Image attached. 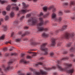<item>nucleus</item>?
<instances>
[{"mask_svg": "<svg viewBox=\"0 0 75 75\" xmlns=\"http://www.w3.org/2000/svg\"><path fill=\"white\" fill-rule=\"evenodd\" d=\"M64 65L67 66L65 68H62V67L58 64L56 65V66H54L52 68H47L45 67H44V69L45 70H47V71H49V70H51L52 69H55L57 67L59 68V70L62 72H64L66 71L69 74H72L74 72V68L71 69L69 70H67V69H69L70 68L72 67V65L71 64H69L68 63H64Z\"/></svg>", "mask_w": 75, "mask_h": 75, "instance_id": "1", "label": "nucleus"}, {"mask_svg": "<svg viewBox=\"0 0 75 75\" xmlns=\"http://www.w3.org/2000/svg\"><path fill=\"white\" fill-rule=\"evenodd\" d=\"M39 20L40 21V23H38L37 24L38 29L36 30L37 32H40V31H47L48 29L47 28H44V27H41L44 24H45L49 22V21L48 20H47L45 21V22H44V20H43V13L41 12L40 15L39 16Z\"/></svg>", "mask_w": 75, "mask_h": 75, "instance_id": "2", "label": "nucleus"}, {"mask_svg": "<svg viewBox=\"0 0 75 75\" xmlns=\"http://www.w3.org/2000/svg\"><path fill=\"white\" fill-rule=\"evenodd\" d=\"M27 22L29 23V25H34L38 22V21L36 18L32 17L28 20Z\"/></svg>", "mask_w": 75, "mask_h": 75, "instance_id": "3", "label": "nucleus"}, {"mask_svg": "<svg viewBox=\"0 0 75 75\" xmlns=\"http://www.w3.org/2000/svg\"><path fill=\"white\" fill-rule=\"evenodd\" d=\"M75 34L74 33H66L62 37V39H68L69 38L73 37Z\"/></svg>", "mask_w": 75, "mask_h": 75, "instance_id": "4", "label": "nucleus"}, {"mask_svg": "<svg viewBox=\"0 0 75 75\" xmlns=\"http://www.w3.org/2000/svg\"><path fill=\"white\" fill-rule=\"evenodd\" d=\"M47 43H45L42 44L40 46V50L42 51H43L44 52V55H47L48 54V49L45 47L47 45Z\"/></svg>", "mask_w": 75, "mask_h": 75, "instance_id": "5", "label": "nucleus"}, {"mask_svg": "<svg viewBox=\"0 0 75 75\" xmlns=\"http://www.w3.org/2000/svg\"><path fill=\"white\" fill-rule=\"evenodd\" d=\"M22 4L23 5V6H24L23 8L25 9L24 10H22L21 11H19V13L18 14V16L19 17L20 16V15L21 14H24L26 13V12H28L29 11V10H27V8H25L26 7H28V6L26 5V4L24 2L22 3Z\"/></svg>", "mask_w": 75, "mask_h": 75, "instance_id": "6", "label": "nucleus"}, {"mask_svg": "<svg viewBox=\"0 0 75 75\" xmlns=\"http://www.w3.org/2000/svg\"><path fill=\"white\" fill-rule=\"evenodd\" d=\"M52 20H54V21H58V22H60V21H62V17H59L58 19L57 18V15L55 13H53L52 14Z\"/></svg>", "mask_w": 75, "mask_h": 75, "instance_id": "7", "label": "nucleus"}, {"mask_svg": "<svg viewBox=\"0 0 75 75\" xmlns=\"http://www.w3.org/2000/svg\"><path fill=\"white\" fill-rule=\"evenodd\" d=\"M47 72L43 71L42 70H40V72L36 71L35 74V75H47Z\"/></svg>", "mask_w": 75, "mask_h": 75, "instance_id": "8", "label": "nucleus"}, {"mask_svg": "<svg viewBox=\"0 0 75 75\" xmlns=\"http://www.w3.org/2000/svg\"><path fill=\"white\" fill-rule=\"evenodd\" d=\"M1 67L3 68H4V70L5 72H8L10 69L13 68V67H10L9 65L6 68L5 67V66L4 64L2 65Z\"/></svg>", "mask_w": 75, "mask_h": 75, "instance_id": "9", "label": "nucleus"}, {"mask_svg": "<svg viewBox=\"0 0 75 75\" xmlns=\"http://www.w3.org/2000/svg\"><path fill=\"white\" fill-rule=\"evenodd\" d=\"M68 59V57H65L62 58V59L60 60H57V62L58 64H60L62 62V61H64L65 59Z\"/></svg>", "mask_w": 75, "mask_h": 75, "instance_id": "10", "label": "nucleus"}, {"mask_svg": "<svg viewBox=\"0 0 75 75\" xmlns=\"http://www.w3.org/2000/svg\"><path fill=\"white\" fill-rule=\"evenodd\" d=\"M67 25H64L63 26L62 28H61V29H59V30H57L55 31L56 33H58V31H64V30H65L66 29H67Z\"/></svg>", "mask_w": 75, "mask_h": 75, "instance_id": "11", "label": "nucleus"}, {"mask_svg": "<svg viewBox=\"0 0 75 75\" xmlns=\"http://www.w3.org/2000/svg\"><path fill=\"white\" fill-rule=\"evenodd\" d=\"M30 41L31 45H37L40 44V42H35L33 41V39H30Z\"/></svg>", "mask_w": 75, "mask_h": 75, "instance_id": "12", "label": "nucleus"}, {"mask_svg": "<svg viewBox=\"0 0 75 75\" xmlns=\"http://www.w3.org/2000/svg\"><path fill=\"white\" fill-rule=\"evenodd\" d=\"M56 39L55 38H53L52 39V43L51 44V46L52 47H54L55 46L56 44V42H55Z\"/></svg>", "mask_w": 75, "mask_h": 75, "instance_id": "13", "label": "nucleus"}, {"mask_svg": "<svg viewBox=\"0 0 75 75\" xmlns=\"http://www.w3.org/2000/svg\"><path fill=\"white\" fill-rule=\"evenodd\" d=\"M20 62L24 63L25 64H28L29 62L26 61L24 59H23L21 60Z\"/></svg>", "mask_w": 75, "mask_h": 75, "instance_id": "14", "label": "nucleus"}, {"mask_svg": "<svg viewBox=\"0 0 75 75\" xmlns=\"http://www.w3.org/2000/svg\"><path fill=\"white\" fill-rule=\"evenodd\" d=\"M39 65H43L44 66V64L43 63L41 62H38V64H34V66H35V67H38V66Z\"/></svg>", "mask_w": 75, "mask_h": 75, "instance_id": "15", "label": "nucleus"}, {"mask_svg": "<svg viewBox=\"0 0 75 75\" xmlns=\"http://www.w3.org/2000/svg\"><path fill=\"white\" fill-rule=\"evenodd\" d=\"M48 9H49V10H51V9H52L53 11H56V9L54 7V6H52L49 7L48 8Z\"/></svg>", "mask_w": 75, "mask_h": 75, "instance_id": "16", "label": "nucleus"}, {"mask_svg": "<svg viewBox=\"0 0 75 75\" xmlns=\"http://www.w3.org/2000/svg\"><path fill=\"white\" fill-rule=\"evenodd\" d=\"M42 36H43V37H45V38H47V37H48V35L45 33H43L42 34Z\"/></svg>", "mask_w": 75, "mask_h": 75, "instance_id": "17", "label": "nucleus"}, {"mask_svg": "<svg viewBox=\"0 0 75 75\" xmlns=\"http://www.w3.org/2000/svg\"><path fill=\"white\" fill-rule=\"evenodd\" d=\"M12 9L13 10H16V11H18L19 8H18V7L16 6L15 7H13L12 8Z\"/></svg>", "mask_w": 75, "mask_h": 75, "instance_id": "18", "label": "nucleus"}, {"mask_svg": "<svg viewBox=\"0 0 75 75\" xmlns=\"http://www.w3.org/2000/svg\"><path fill=\"white\" fill-rule=\"evenodd\" d=\"M72 44V42H69L66 44V47H71V45Z\"/></svg>", "mask_w": 75, "mask_h": 75, "instance_id": "19", "label": "nucleus"}, {"mask_svg": "<svg viewBox=\"0 0 75 75\" xmlns=\"http://www.w3.org/2000/svg\"><path fill=\"white\" fill-rule=\"evenodd\" d=\"M29 34V32H28V31H26L25 32V33L24 34H23L22 35V37H24L25 35H27V34Z\"/></svg>", "mask_w": 75, "mask_h": 75, "instance_id": "20", "label": "nucleus"}, {"mask_svg": "<svg viewBox=\"0 0 75 75\" xmlns=\"http://www.w3.org/2000/svg\"><path fill=\"white\" fill-rule=\"evenodd\" d=\"M14 16V13L13 12H11L10 14V17H13Z\"/></svg>", "mask_w": 75, "mask_h": 75, "instance_id": "21", "label": "nucleus"}, {"mask_svg": "<svg viewBox=\"0 0 75 75\" xmlns=\"http://www.w3.org/2000/svg\"><path fill=\"white\" fill-rule=\"evenodd\" d=\"M31 16V13H28L26 14V18H29Z\"/></svg>", "mask_w": 75, "mask_h": 75, "instance_id": "22", "label": "nucleus"}, {"mask_svg": "<svg viewBox=\"0 0 75 75\" xmlns=\"http://www.w3.org/2000/svg\"><path fill=\"white\" fill-rule=\"evenodd\" d=\"M21 38H17L15 39V41L16 42H20L21 41Z\"/></svg>", "mask_w": 75, "mask_h": 75, "instance_id": "23", "label": "nucleus"}, {"mask_svg": "<svg viewBox=\"0 0 75 75\" xmlns=\"http://www.w3.org/2000/svg\"><path fill=\"white\" fill-rule=\"evenodd\" d=\"M5 38V35H2L0 37V40H4V39Z\"/></svg>", "mask_w": 75, "mask_h": 75, "instance_id": "24", "label": "nucleus"}, {"mask_svg": "<svg viewBox=\"0 0 75 75\" xmlns=\"http://www.w3.org/2000/svg\"><path fill=\"white\" fill-rule=\"evenodd\" d=\"M2 28L4 31H6V30H7V26H3Z\"/></svg>", "mask_w": 75, "mask_h": 75, "instance_id": "25", "label": "nucleus"}, {"mask_svg": "<svg viewBox=\"0 0 75 75\" xmlns=\"http://www.w3.org/2000/svg\"><path fill=\"white\" fill-rule=\"evenodd\" d=\"M10 7H11V6L10 5H8L6 8V10H7V11H9L10 9Z\"/></svg>", "mask_w": 75, "mask_h": 75, "instance_id": "26", "label": "nucleus"}, {"mask_svg": "<svg viewBox=\"0 0 75 75\" xmlns=\"http://www.w3.org/2000/svg\"><path fill=\"white\" fill-rule=\"evenodd\" d=\"M27 52L29 54H33V56H35L36 55V53H32L30 52Z\"/></svg>", "mask_w": 75, "mask_h": 75, "instance_id": "27", "label": "nucleus"}, {"mask_svg": "<svg viewBox=\"0 0 75 75\" xmlns=\"http://www.w3.org/2000/svg\"><path fill=\"white\" fill-rule=\"evenodd\" d=\"M0 72H1V75H5V74H4V73H3V72L2 71V69L1 68H0Z\"/></svg>", "mask_w": 75, "mask_h": 75, "instance_id": "28", "label": "nucleus"}, {"mask_svg": "<svg viewBox=\"0 0 75 75\" xmlns=\"http://www.w3.org/2000/svg\"><path fill=\"white\" fill-rule=\"evenodd\" d=\"M75 2L74 1H71V3H70V4L71 5H75Z\"/></svg>", "mask_w": 75, "mask_h": 75, "instance_id": "29", "label": "nucleus"}, {"mask_svg": "<svg viewBox=\"0 0 75 75\" xmlns=\"http://www.w3.org/2000/svg\"><path fill=\"white\" fill-rule=\"evenodd\" d=\"M7 3V2L6 1H1L0 0V3H1V4H3V3Z\"/></svg>", "mask_w": 75, "mask_h": 75, "instance_id": "30", "label": "nucleus"}, {"mask_svg": "<svg viewBox=\"0 0 75 75\" xmlns=\"http://www.w3.org/2000/svg\"><path fill=\"white\" fill-rule=\"evenodd\" d=\"M17 55V53H11V56H13V55Z\"/></svg>", "mask_w": 75, "mask_h": 75, "instance_id": "31", "label": "nucleus"}, {"mask_svg": "<svg viewBox=\"0 0 75 75\" xmlns=\"http://www.w3.org/2000/svg\"><path fill=\"white\" fill-rule=\"evenodd\" d=\"M43 10L45 11H46L47 10V9H48V8H47V7H45L43 8Z\"/></svg>", "mask_w": 75, "mask_h": 75, "instance_id": "32", "label": "nucleus"}, {"mask_svg": "<svg viewBox=\"0 0 75 75\" xmlns=\"http://www.w3.org/2000/svg\"><path fill=\"white\" fill-rule=\"evenodd\" d=\"M49 15V13H47V14H46L45 15H44L43 17L45 18H46V17H48V16Z\"/></svg>", "mask_w": 75, "mask_h": 75, "instance_id": "33", "label": "nucleus"}, {"mask_svg": "<svg viewBox=\"0 0 75 75\" xmlns=\"http://www.w3.org/2000/svg\"><path fill=\"white\" fill-rule=\"evenodd\" d=\"M59 15H60V16H62V15L63 14V13L62 11H60L59 12Z\"/></svg>", "mask_w": 75, "mask_h": 75, "instance_id": "34", "label": "nucleus"}, {"mask_svg": "<svg viewBox=\"0 0 75 75\" xmlns=\"http://www.w3.org/2000/svg\"><path fill=\"white\" fill-rule=\"evenodd\" d=\"M50 55L51 57H52V56H54V53L53 52H51L50 53Z\"/></svg>", "mask_w": 75, "mask_h": 75, "instance_id": "35", "label": "nucleus"}, {"mask_svg": "<svg viewBox=\"0 0 75 75\" xmlns=\"http://www.w3.org/2000/svg\"><path fill=\"white\" fill-rule=\"evenodd\" d=\"M25 17H24V16H22L20 19V20L21 21H22V20H23V19H24V18Z\"/></svg>", "mask_w": 75, "mask_h": 75, "instance_id": "36", "label": "nucleus"}, {"mask_svg": "<svg viewBox=\"0 0 75 75\" xmlns=\"http://www.w3.org/2000/svg\"><path fill=\"white\" fill-rule=\"evenodd\" d=\"M13 60H11V61L8 62V65H10V64H11L12 63H13Z\"/></svg>", "mask_w": 75, "mask_h": 75, "instance_id": "37", "label": "nucleus"}, {"mask_svg": "<svg viewBox=\"0 0 75 75\" xmlns=\"http://www.w3.org/2000/svg\"><path fill=\"white\" fill-rule=\"evenodd\" d=\"M9 18V17L8 16H6L5 17V20H7Z\"/></svg>", "mask_w": 75, "mask_h": 75, "instance_id": "38", "label": "nucleus"}, {"mask_svg": "<svg viewBox=\"0 0 75 75\" xmlns=\"http://www.w3.org/2000/svg\"><path fill=\"white\" fill-rule=\"evenodd\" d=\"M32 57H31V56H28L26 57V58L27 59H30L31 58H32Z\"/></svg>", "mask_w": 75, "mask_h": 75, "instance_id": "39", "label": "nucleus"}, {"mask_svg": "<svg viewBox=\"0 0 75 75\" xmlns=\"http://www.w3.org/2000/svg\"><path fill=\"white\" fill-rule=\"evenodd\" d=\"M11 37H14V33L13 32L11 34Z\"/></svg>", "mask_w": 75, "mask_h": 75, "instance_id": "40", "label": "nucleus"}, {"mask_svg": "<svg viewBox=\"0 0 75 75\" xmlns=\"http://www.w3.org/2000/svg\"><path fill=\"white\" fill-rule=\"evenodd\" d=\"M2 14L4 16V15H6V11H3L2 12Z\"/></svg>", "mask_w": 75, "mask_h": 75, "instance_id": "41", "label": "nucleus"}, {"mask_svg": "<svg viewBox=\"0 0 75 75\" xmlns=\"http://www.w3.org/2000/svg\"><path fill=\"white\" fill-rule=\"evenodd\" d=\"M3 21V19L1 18V20H0V25L1 24V22Z\"/></svg>", "mask_w": 75, "mask_h": 75, "instance_id": "42", "label": "nucleus"}, {"mask_svg": "<svg viewBox=\"0 0 75 75\" xmlns=\"http://www.w3.org/2000/svg\"><path fill=\"white\" fill-rule=\"evenodd\" d=\"M8 43H9V44H11V41H10V42L7 41L5 42V44H8Z\"/></svg>", "mask_w": 75, "mask_h": 75, "instance_id": "43", "label": "nucleus"}, {"mask_svg": "<svg viewBox=\"0 0 75 75\" xmlns=\"http://www.w3.org/2000/svg\"><path fill=\"white\" fill-rule=\"evenodd\" d=\"M9 55V54L7 53H6L5 54V57H7Z\"/></svg>", "mask_w": 75, "mask_h": 75, "instance_id": "44", "label": "nucleus"}, {"mask_svg": "<svg viewBox=\"0 0 75 75\" xmlns=\"http://www.w3.org/2000/svg\"><path fill=\"white\" fill-rule=\"evenodd\" d=\"M64 12H65V13H69L70 12V11L68 10H65Z\"/></svg>", "mask_w": 75, "mask_h": 75, "instance_id": "45", "label": "nucleus"}, {"mask_svg": "<svg viewBox=\"0 0 75 75\" xmlns=\"http://www.w3.org/2000/svg\"><path fill=\"white\" fill-rule=\"evenodd\" d=\"M7 47H5L3 49L4 51H7Z\"/></svg>", "mask_w": 75, "mask_h": 75, "instance_id": "46", "label": "nucleus"}, {"mask_svg": "<svg viewBox=\"0 0 75 75\" xmlns=\"http://www.w3.org/2000/svg\"><path fill=\"white\" fill-rule=\"evenodd\" d=\"M25 54L22 53L21 54V56L22 57H23L25 56Z\"/></svg>", "mask_w": 75, "mask_h": 75, "instance_id": "47", "label": "nucleus"}, {"mask_svg": "<svg viewBox=\"0 0 75 75\" xmlns=\"http://www.w3.org/2000/svg\"><path fill=\"white\" fill-rule=\"evenodd\" d=\"M70 56L71 57H73L74 55V54H70Z\"/></svg>", "mask_w": 75, "mask_h": 75, "instance_id": "48", "label": "nucleus"}, {"mask_svg": "<svg viewBox=\"0 0 75 75\" xmlns=\"http://www.w3.org/2000/svg\"><path fill=\"white\" fill-rule=\"evenodd\" d=\"M18 23V21H15L14 22V23L15 24H17Z\"/></svg>", "mask_w": 75, "mask_h": 75, "instance_id": "49", "label": "nucleus"}, {"mask_svg": "<svg viewBox=\"0 0 75 75\" xmlns=\"http://www.w3.org/2000/svg\"><path fill=\"white\" fill-rule=\"evenodd\" d=\"M13 48H14V47H11V48L9 50L10 51H12V50H13Z\"/></svg>", "mask_w": 75, "mask_h": 75, "instance_id": "50", "label": "nucleus"}, {"mask_svg": "<svg viewBox=\"0 0 75 75\" xmlns=\"http://www.w3.org/2000/svg\"><path fill=\"white\" fill-rule=\"evenodd\" d=\"M21 33H22V32H18V34H19V35H20L21 34Z\"/></svg>", "mask_w": 75, "mask_h": 75, "instance_id": "51", "label": "nucleus"}, {"mask_svg": "<svg viewBox=\"0 0 75 75\" xmlns=\"http://www.w3.org/2000/svg\"><path fill=\"white\" fill-rule=\"evenodd\" d=\"M44 59V58L43 57H42L40 58V60Z\"/></svg>", "mask_w": 75, "mask_h": 75, "instance_id": "52", "label": "nucleus"}, {"mask_svg": "<svg viewBox=\"0 0 75 75\" xmlns=\"http://www.w3.org/2000/svg\"><path fill=\"white\" fill-rule=\"evenodd\" d=\"M71 18L72 20H74V19L75 18V17H71Z\"/></svg>", "mask_w": 75, "mask_h": 75, "instance_id": "53", "label": "nucleus"}, {"mask_svg": "<svg viewBox=\"0 0 75 75\" xmlns=\"http://www.w3.org/2000/svg\"><path fill=\"white\" fill-rule=\"evenodd\" d=\"M57 23H53V25H54V26H56V25H57Z\"/></svg>", "mask_w": 75, "mask_h": 75, "instance_id": "54", "label": "nucleus"}, {"mask_svg": "<svg viewBox=\"0 0 75 75\" xmlns=\"http://www.w3.org/2000/svg\"><path fill=\"white\" fill-rule=\"evenodd\" d=\"M64 6H68V3H65L64 4Z\"/></svg>", "mask_w": 75, "mask_h": 75, "instance_id": "55", "label": "nucleus"}, {"mask_svg": "<svg viewBox=\"0 0 75 75\" xmlns=\"http://www.w3.org/2000/svg\"><path fill=\"white\" fill-rule=\"evenodd\" d=\"M68 53V52L67 51H65L64 52L63 54H67Z\"/></svg>", "mask_w": 75, "mask_h": 75, "instance_id": "56", "label": "nucleus"}, {"mask_svg": "<svg viewBox=\"0 0 75 75\" xmlns=\"http://www.w3.org/2000/svg\"><path fill=\"white\" fill-rule=\"evenodd\" d=\"M30 70L31 71H34V70L32 68H30Z\"/></svg>", "mask_w": 75, "mask_h": 75, "instance_id": "57", "label": "nucleus"}, {"mask_svg": "<svg viewBox=\"0 0 75 75\" xmlns=\"http://www.w3.org/2000/svg\"><path fill=\"white\" fill-rule=\"evenodd\" d=\"M24 28L25 29H28V27L27 26H25Z\"/></svg>", "mask_w": 75, "mask_h": 75, "instance_id": "58", "label": "nucleus"}, {"mask_svg": "<svg viewBox=\"0 0 75 75\" xmlns=\"http://www.w3.org/2000/svg\"><path fill=\"white\" fill-rule=\"evenodd\" d=\"M12 6H16V4H12Z\"/></svg>", "mask_w": 75, "mask_h": 75, "instance_id": "59", "label": "nucleus"}, {"mask_svg": "<svg viewBox=\"0 0 75 75\" xmlns=\"http://www.w3.org/2000/svg\"><path fill=\"white\" fill-rule=\"evenodd\" d=\"M28 40V39L27 38H25L24 39V41H26Z\"/></svg>", "mask_w": 75, "mask_h": 75, "instance_id": "60", "label": "nucleus"}, {"mask_svg": "<svg viewBox=\"0 0 75 75\" xmlns=\"http://www.w3.org/2000/svg\"><path fill=\"white\" fill-rule=\"evenodd\" d=\"M13 2H16L17 0H11Z\"/></svg>", "mask_w": 75, "mask_h": 75, "instance_id": "61", "label": "nucleus"}, {"mask_svg": "<svg viewBox=\"0 0 75 75\" xmlns=\"http://www.w3.org/2000/svg\"><path fill=\"white\" fill-rule=\"evenodd\" d=\"M58 46H59V45H61V43L60 42H59V43L58 44H57Z\"/></svg>", "mask_w": 75, "mask_h": 75, "instance_id": "62", "label": "nucleus"}, {"mask_svg": "<svg viewBox=\"0 0 75 75\" xmlns=\"http://www.w3.org/2000/svg\"><path fill=\"white\" fill-rule=\"evenodd\" d=\"M0 57H2V54H1V53L0 52Z\"/></svg>", "mask_w": 75, "mask_h": 75, "instance_id": "63", "label": "nucleus"}, {"mask_svg": "<svg viewBox=\"0 0 75 75\" xmlns=\"http://www.w3.org/2000/svg\"><path fill=\"white\" fill-rule=\"evenodd\" d=\"M54 75H57V73L55 72L54 73Z\"/></svg>", "mask_w": 75, "mask_h": 75, "instance_id": "64", "label": "nucleus"}]
</instances>
